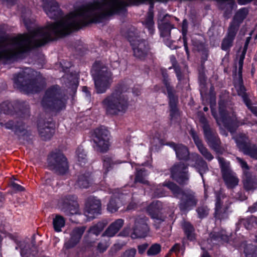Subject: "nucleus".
<instances>
[{
    "label": "nucleus",
    "instance_id": "nucleus-30",
    "mask_svg": "<svg viewBox=\"0 0 257 257\" xmlns=\"http://www.w3.org/2000/svg\"><path fill=\"white\" fill-rule=\"evenodd\" d=\"M170 16L168 14L165 15L163 19L159 21L158 26L160 30L163 32H170L173 28V25H171L167 20V17Z\"/></svg>",
    "mask_w": 257,
    "mask_h": 257
},
{
    "label": "nucleus",
    "instance_id": "nucleus-1",
    "mask_svg": "<svg viewBox=\"0 0 257 257\" xmlns=\"http://www.w3.org/2000/svg\"><path fill=\"white\" fill-rule=\"evenodd\" d=\"M70 33H23L0 43V61L11 63L35 48L67 37Z\"/></svg>",
    "mask_w": 257,
    "mask_h": 257
},
{
    "label": "nucleus",
    "instance_id": "nucleus-12",
    "mask_svg": "<svg viewBox=\"0 0 257 257\" xmlns=\"http://www.w3.org/2000/svg\"><path fill=\"white\" fill-rule=\"evenodd\" d=\"M224 195L221 192H215V204L214 217L216 219L220 221L228 218L230 203H225L223 204Z\"/></svg>",
    "mask_w": 257,
    "mask_h": 257
},
{
    "label": "nucleus",
    "instance_id": "nucleus-5",
    "mask_svg": "<svg viewBox=\"0 0 257 257\" xmlns=\"http://www.w3.org/2000/svg\"><path fill=\"white\" fill-rule=\"evenodd\" d=\"M67 99L59 85H53L45 91L41 105L45 109L59 111L65 108Z\"/></svg>",
    "mask_w": 257,
    "mask_h": 257
},
{
    "label": "nucleus",
    "instance_id": "nucleus-59",
    "mask_svg": "<svg viewBox=\"0 0 257 257\" xmlns=\"http://www.w3.org/2000/svg\"><path fill=\"white\" fill-rule=\"evenodd\" d=\"M193 44L194 46V47H196L197 50L200 53L204 51V50H207L206 48L205 47L204 44L202 43H200L199 42H193Z\"/></svg>",
    "mask_w": 257,
    "mask_h": 257
},
{
    "label": "nucleus",
    "instance_id": "nucleus-17",
    "mask_svg": "<svg viewBox=\"0 0 257 257\" xmlns=\"http://www.w3.org/2000/svg\"><path fill=\"white\" fill-rule=\"evenodd\" d=\"M4 126L7 129L12 130L18 136L25 135L27 132L26 125L22 120H9Z\"/></svg>",
    "mask_w": 257,
    "mask_h": 257
},
{
    "label": "nucleus",
    "instance_id": "nucleus-46",
    "mask_svg": "<svg viewBox=\"0 0 257 257\" xmlns=\"http://www.w3.org/2000/svg\"><path fill=\"white\" fill-rule=\"evenodd\" d=\"M247 13L248 10L246 8L241 9L235 14L233 19L241 23Z\"/></svg>",
    "mask_w": 257,
    "mask_h": 257
},
{
    "label": "nucleus",
    "instance_id": "nucleus-4",
    "mask_svg": "<svg viewBox=\"0 0 257 257\" xmlns=\"http://www.w3.org/2000/svg\"><path fill=\"white\" fill-rule=\"evenodd\" d=\"M163 185L170 190L175 197L180 199L178 206L181 211H188L196 206L198 200L193 191L183 190L172 182H164Z\"/></svg>",
    "mask_w": 257,
    "mask_h": 257
},
{
    "label": "nucleus",
    "instance_id": "nucleus-18",
    "mask_svg": "<svg viewBox=\"0 0 257 257\" xmlns=\"http://www.w3.org/2000/svg\"><path fill=\"white\" fill-rule=\"evenodd\" d=\"M175 151L177 158L180 160L188 161L191 159V155L186 146L182 144H176L173 142L169 144Z\"/></svg>",
    "mask_w": 257,
    "mask_h": 257
},
{
    "label": "nucleus",
    "instance_id": "nucleus-44",
    "mask_svg": "<svg viewBox=\"0 0 257 257\" xmlns=\"http://www.w3.org/2000/svg\"><path fill=\"white\" fill-rule=\"evenodd\" d=\"M196 212L199 218L202 219L207 216L209 214V209L205 205H202L197 207Z\"/></svg>",
    "mask_w": 257,
    "mask_h": 257
},
{
    "label": "nucleus",
    "instance_id": "nucleus-33",
    "mask_svg": "<svg viewBox=\"0 0 257 257\" xmlns=\"http://www.w3.org/2000/svg\"><path fill=\"white\" fill-rule=\"evenodd\" d=\"M183 229L189 240H193L195 239V229L190 223L185 222L183 224Z\"/></svg>",
    "mask_w": 257,
    "mask_h": 257
},
{
    "label": "nucleus",
    "instance_id": "nucleus-45",
    "mask_svg": "<svg viewBox=\"0 0 257 257\" xmlns=\"http://www.w3.org/2000/svg\"><path fill=\"white\" fill-rule=\"evenodd\" d=\"M109 239H102L98 242L96 248L99 253H103L109 247L110 243Z\"/></svg>",
    "mask_w": 257,
    "mask_h": 257
},
{
    "label": "nucleus",
    "instance_id": "nucleus-50",
    "mask_svg": "<svg viewBox=\"0 0 257 257\" xmlns=\"http://www.w3.org/2000/svg\"><path fill=\"white\" fill-rule=\"evenodd\" d=\"M153 17L150 14L145 21V26L148 29L149 31H153L154 27Z\"/></svg>",
    "mask_w": 257,
    "mask_h": 257
},
{
    "label": "nucleus",
    "instance_id": "nucleus-61",
    "mask_svg": "<svg viewBox=\"0 0 257 257\" xmlns=\"http://www.w3.org/2000/svg\"><path fill=\"white\" fill-rule=\"evenodd\" d=\"M201 65L203 67L205 62L207 60L208 57V50H204L201 53Z\"/></svg>",
    "mask_w": 257,
    "mask_h": 257
},
{
    "label": "nucleus",
    "instance_id": "nucleus-34",
    "mask_svg": "<svg viewBox=\"0 0 257 257\" xmlns=\"http://www.w3.org/2000/svg\"><path fill=\"white\" fill-rule=\"evenodd\" d=\"M107 223L108 222L106 220H103L99 221L96 224L91 226L89 229V232L96 235H98Z\"/></svg>",
    "mask_w": 257,
    "mask_h": 257
},
{
    "label": "nucleus",
    "instance_id": "nucleus-16",
    "mask_svg": "<svg viewBox=\"0 0 257 257\" xmlns=\"http://www.w3.org/2000/svg\"><path fill=\"white\" fill-rule=\"evenodd\" d=\"M76 199V197L73 195H67L62 198L61 209L65 215L70 216L77 213L78 204Z\"/></svg>",
    "mask_w": 257,
    "mask_h": 257
},
{
    "label": "nucleus",
    "instance_id": "nucleus-32",
    "mask_svg": "<svg viewBox=\"0 0 257 257\" xmlns=\"http://www.w3.org/2000/svg\"><path fill=\"white\" fill-rule=\"evenodd\" d=\"M235 37V33H228L227 36L222 40L221 49L225 51L229 50L232 46Z\"/></svg>",
    "mask_w": 257,
    "mask_h": 257
},
{
    "label": "nucleus",
    "instance_id": "nucleus-6",
    "mask_svg": "<svg viewBox=\"0 0 257 257\" xmlns=\"http://www.w3.org/2000/svg\"><path fill=\"white\" fill-rule=\"evenodd\" d=\"M13 81L15 87L26 93H34L40 91L44 87V83L38 79H32L29 69L15 74Z\"/></svg>",
    "mask_w": 257,
    "mask_h": 257
},
{
    "label": "nucleus",
    "instance_id": "nucleus-39",
    "mask_svg": "<svg viewBox=\"0 0 257 257\" xmlns=\"http://www.w3.org/2000/svg\"><path fill=\"white\" fill-rule=\"evenodd\" d=\"M14 109V106L11 102L5 101L0 104V114H10Z\"/></svg>",
    "mask_w": 257,
    "mask_h": 257
},
{
    "label": "nucleus",
    "instance_id": "nucleus-54",
    "mask_svg": "<svg viewBox=\"0 0 257 257\" xmlns=\"http://www.w3.org/2000/svg\"><path fill=\"white\" fill-rule=\"evenodd\" d=\"M237 91L238 95L240 96L242 98L247 95L246 93V89L244 86L243 85L242 81H240L237 87Z\"/></svg>",
    "mask_w": 257,
    "mask_h": 257
},
{
    "label": "nucleus",
    "instance_id": "nucleus-43",
    "mask_svg": "<svg viewBox=\"0 0 257 257\" xmlns=\"http://www.w3.org/2000/svg\"><path fill=\"white\" fill-rule=\"evenodd\" d=\"M200 154L208 161H211L214 159V156L209 150L203 145L198 148Z\"/></svg>",
    "mask_w": 257,
    "mask_h": 257
},
{
    "label": "nucleus",
    "instance_id": "nucleus-35",
    "mask_svg": "<svg viewBox=\"0 0 257 257\" xmlns=\"http://www.w3.org/2000/svg\"><path fill=\"white\" fill-rule=\"evenodd\" d=\"M162 209V204L160 201H157L152 202L147 207V211L150 215L161 213Z\"/></svg>",
    "mask_w": 257,
    "mask_h": 257
},
{
    "label": "nucleus",
    "instance_id": "nucleus-13",
    "mask_svg": "<svg viewBox=\"0 0 257 257\" xmlns=\"http://www.w3.org/2000/svg\"><path fill=\"white\" fill-rule=\"evenodd\" d=\"M171 177L180 185L187 184L189 178L188 166L181 162L174 164L171 168Z\"/></svg>",
    "mask_w": 257,
    "mask_h": 257
},
{
    "label": "nucleus",
    "instance_id": "nucleus-22",
    "mask_svg": "<svg viewBox=\"0 0 257 257\" xmlns=\"http://www.w3.org/2000/svg\"><path fill=\"white\" fill-rule=\"evenodd\" d=\"M219 109L224 126L231 133L234 132L236 129L235 126V120L230 116H228L227 114H226L224 109L223 105L222 104V102H219Z\"/></svg>",
    "mask_w": 257,
    "mask_h": 257
},
{
    "label": "nucleus",
    "instance_id": "nucleus-60",
    "mask_svg": "<svg viewBox=\"0 0 257 257\" xmlns=\"http://www.w3.org/2000/svg\"><path fill=\"white\" fill-rule=\"evenodd\" d=\"M15 30V27L9 26L7 24L0 25V32L1 33L14 31Z\"/></svg>",
    "mask_w": 257,
    "mask_h": 257
},
{
    "label": "nucleus",
    "instance_id": "nucleus-53",
    "mask_svg": "<svg viewBox=\"0 0 257 257\" xmlns=\"http://www.w3.org/2000/svg\"><path fill=\"white\" fill-rule=\"evenodd\" d=\"M171 33H161V36L164 38V42L166 43V44L171 49H173L174 47L173 46V41L170 40V38L171 37L170 36Z\"/></svg>",
    "mask_w": 257,
    "mask_h": 257
},
{
    "label": "nucleus",
    "instance_id": "nucleus-40",
    "mask_svg": "<svg viewBox=\"0 0 257 257\" xmlns=\"http://www.w3.org/2000/svg\"><path fill=\"white\" fill-rule=\"evenodd\" d=\"M119 199L112 197L110 199L107 206V210L110 213H114L118 210Z\"/></svg>",
    "mask_w": 257,
    "mask_h": 257
},
{
    "label": "nucleus",
    "instance_id": "nucleus-27",
    "mask_svg": "<svg viewBox=\"0 0 257 257\" xmlns=\"http://www.w3.org/2000/svg\"><path fill=\"white\" fill-rule=\"evenodd\" d=\"M237 147L243 153L251 144L249 142L248 137L244 134H239L233 138Z\"/></svg>",
    "mask_w": 257,
    "mask_h": 257
},
{
    "label": "nucleus",
    "instance_id": "nucleus-63",
    "mask_svg": "<svg viewBox=\"0 0 257 257\" xmlns=\"http://www.w3.org/2000/svg\"><path fill=\"white\" fill-rule=\"evenodd\" d=\"M155 195L158 197H161L165 195V193L162 190L161 186H158L154 191Z\"/></svg>",
    "mask_w": 257,
    "mask_h": 257
},
{
    "label": "nucleus",
    "instance_id": "nucleus-49",
    "mask_svg": "<svg viewBox=\"0 0 257 257\" xmlns=\"http://www.w3.org/2000/svg\"><path fill=\"white\" fill-rule=\"evenodd\" d=\"M190 135L192 138L195 145H196L197 148L200 147L202 145H203L201 140L199 138L198 134L194 130L191 129L190 131Z\"/></svg>",
    "mask_w": 257,
    "mask_h": 257
},
{
    "label": "nucleus",
    "instance_id": "nucleus-9",
    "mask_svg": "<svg viewBox=\"0 0 257 257\" xmlns=\"http://www.w3.org/2000/svg\"><path fill=\"white\" fill-rule=\"evenodd\" d=\"M217 159L220 167L222 178L227 188L235 187L238 185L239 180L235 173L231 170L229 162L219 156H218Z\"/></svg>",
    "mask_w": 257,
    "mask_h": 257
},
{
    "label": "nucleus",
    "instance_id": "nucleus-55",
    "mask_svg": "<svg viewBox=\"0 0 257 257\" xmlns=\"http://www.w3.org/2000/svg\"><path fill=\"white\" fill-rule=\"evenodd\" d=\"M241 23L233 19V21L231 23L228 32H236L238 31L240 24Z\"/></svg>",
    "mask_w": 257,
    "mask_h": 257
},
{
    "label": "nucleus",
    "instance_id": "nucleus-51",
    "mask_svg": "<svg viewBox=\"0 0 257 257\" xmlns=\"http://www.w3.org/2000/svg\"><path fill=\"white\" fill-rule=\"evenodd\" d=\"M199 121L202 125L203 133L212 129L208 123V120L204 116H201L199 118Z\"/></svg>",
    "mask_w": 257,
    "mask_h": 257
},
{
    "label": "nucleus",
    "instance_id": "nucleus-29",
    "mask_svg": "<svg viewBox=\"0 0 257 257\" xmlns=\"http://www.w3.org/2000/svg\"><path fill=\"white\" fill-rule=\"evenodd\" d=\"M148 175L147 171L145 169H141L139 170H137L135 178V183L148 185L149 181L146 179V177Z\"/></svg>",
    "mask_w": 257,
    "mask_h": 257
},
{
    "label": "nucleus",
    "instance_id": "nucleus-25",
    "mask_svg": "<svg viewBox=\"0 0 257 257\" xmlns=\"http://www.w3.org/2000/svg\"><path fill=\"white\" fill-rule=\"evenodd\" d=\"M124 224V220L117 219L111 223L103 233L102 236L112 237L117 233Z\"/></svg>",
    "mask_w": 257,
    "mask_h": 257
},
{
    "label": "nucleus",
    "instance_id": "nucleus-37",
    "mask_svg": "<svg viewBox=\"0 0 257 257\" xmlns=\"http://www.w3.org/2000/svg\"><path fill=\"white\" fill-rule=\"evenodd\" d=\"M162 76L163 77V84L165 86L168 95L174 94L175 91L173 87L170 85L169 79L168 78V75L166 71L163 70L162 71Z\"/></svg>",
    "mask_w": 257,
    "mask_h": 257
},
{
    "label": "nucleus",
    "instance_id": "nucleus-3",
    "mask_svg": "<svg viewBox=\"0 0 257 257\" xmlns=\"http://www.w3.org/2000/svg\"><path fill=\"white\" fill-rule=\"evenodd\" d=\"M91 74L96 93H105L113 82L112 73L107 67L99 62H96L92 66Z\"/></svg>",
    "mask_w": 257,
    "mask_h": 257
},
{
    "label": "nucleus",
    "instance_id": "nucleus-10",
    "mask_svg": "<svg viewBox=\"0 0 257 257\" xmlns=\"http://www.w3.org/2000/svg\"><path fill=\"white\" fill-rule=\"evenodd\" d=\"M110 133L104 126L96 128L94 131L93 142L97 151L106 152L109 148Z\"/></svg>",
    "mask_w": 257,
    "mask_h": 257
},
{
    "label": "nucleus",
    "instance_id": "nucleus-8",
    "mask_svg": "<svg viewBox=\"0 0 257 257\" xmlns=\"http://www.w3.org/2000/svg\"><path fill=\"white\" fill-rule=\"evenodd\" d=\"M127 39L132 47L134 56L141 60L144 59L149 51L148 42L141 38L138 33H129Z\"/></svg>",
    "mask_w": 257,
    "mask_h": 257
},
{
    "label": "nucleus",
    "instance_id": "nucleus-58",
    "mask_svg": "<svg viewBox=\"0 0 257 257\" xmlns=\"http://www.w3.org/2000/svg\"><path fill=\"white\" fill-rule=\"evenodd\" d=\"M111 65L114 68L117 67L119 65L118 56L116 54H113L110 58Z\"/></svg>",
    "mask_w": 257,
    "mask_h": 257
},
{
    "label": "nucleus",
    "instance_id": "nucleus-48",
    "mask_svg": "<svg viewBox=\"0 0 257 257\" xmlns=\"http://www.w3.org/2000/svg\"><path fill=\"white\" fill-rule=\"evenodd\" d=\"M254 221V218L251 216L249 218H242L238 221V224H242L246 229H249L252 227V224Z\"/></svg>",
    "mask_w": 257,
    "mask_h": 257
},
{
    "label": "nucleus",
    "instance_id": "nucleus-24",
    "mask_svg": "<svg viewBox=\"0 0 257 257\" xmlns=\"http://www.w3.org/2000/svg\"><path fill=\"white\" fill-rule=\"evenodd\" d=\"M242 182L244 188L246 190H254L257 188V178L249 171L244 172Z\"/></svg>",
    "mask_w": 257,
    "mask_h": 257
},
{
    "label": "nucleus",
    "instance_id": "nucleus-41",
    "mask_svg": "<svg viewBox=\"0 0 257 257\" xmlns=\"http://www.w3.org/2000/svg\"><path fill=\"white\" fill-rule=\"evenodd\" d=\"M244 253L246 257H257L256 246L252 244L245 245L244 248Z\"/></svg>",
    "mask_w": 257,
    "mask_h": 257
},
{
    "label": "nucleus",
    "instance_id": "nucleus-28",
    "mask_svg": "<svg viewBox=\"0 0 257 257\" xmlns=\"http://www.w3.org/2000/svg\"><path fill=\"white\" fill-rule=\"evenodd\" d=\"M208 241L212 242L213 244H216L219 242H227L229 240V236L224 231L211 233L210 234Z\"/></svg>",
    "mask_w": 257,
    "mask_h": 257
},
{
    "label": "nucleus",
    "instance_id": "nucleus-31",
    "mask_svg": "<svg viewBox=\"0 0 257 257\" xmlns=\"http://www.w3.org/2000/svg\"><path fill=\"white\" fill-rule=\"evenodd\" d=\"M90 175L88 173L81 174L78 176L76 185L81 188H87L90 185Z\"/></svg>",
    "mask_w": 257,
    "mask_h": 257
},
{
    "label": "nucleus",
    "instance_id": "nucleus-2",
    "mask_svg": "<svg viewBox=\"0 0 257 257\" xmlns=\"http://www.w3.org/2000/svg\"><path fill=\"white\" fill-rule=\"evenodd\" d=\"M128 89V83L124 81L114 86L111 92L105 96L101 102L106 114L117 115L126 111L128 106V97L126 92Z\"/></svg>",
    "mask_w": 257,
    "mask_h": 257
},
{
    "label": "nucleus",
    "instance_id": "nucleus-14",
    "mask_svg": "<svg viewBox=\"0 0 257 257\" xmlns=\"http://www.w3.org/2000/svg\"><path fill=\"white\" fill-rule=\"evenodd\" d=\"M204 134V138L208 146L217 154L222 155L225 149L221 145V142L215 130L211 129Z\"/></svg>",
    "mask_w": 257,
    "mask_h": 257
},
{
    "label": "nucleus",
    "instance_id": "nucleus-19",
    "mask_svg": "<svg viewBox=\"0 0 257 257\" xmlns=\"http://www.w3.org/2000/svg\"><path fill=\"white\" fill-rule=\"evenodd\" d=\"M169 98L170 117L171 123L177 122L180 113L177 106L178 98L174 94L168 95Z\"/></svg>",
    "mask_w": 257,
    "mask_h": 257
},
{
    "label": "nucleus",
    "instance_id": "nucleus-23",
    "mask_svg": "<svg viewBox=\"0 0 257 257\" xmlns=\"http://www.w3.org/2000/svg\"><path fill=\"white\" fill-rule=\"evenodd\" d=\"M38 127L39 135L43 140L50 139L54 134L53 124L51 122H45L43 124L39 123Z\"/></svg>",
    "mask_w": 257,
    "mask_h": 257
},
{
    "label": "nucleus",
    "instance_id": "nucleus-62",
    "mask_svg": "<svg viewBox=\"0 0 257 257\" xmlns=\"http://www.w3.org/2000/svg\"><path fill=\"white\" fill-rule=\"evenodd\" d=\"M148 246L149 244L147 243H145L141 245H138V248L139 253L141 254H143L145 252V250L147 249V248L148 247Z\"/></svg>",
    "mask_w": 257,
    "mask_h": 257
},
{
    "label": "nucleus",
    "instance_id": "nucleus-47",
    "mask_svg": "<svg viewBox=\"0 0 257 257\" xmlns=\"http://www.w3.org/2000/svg\"><path fill=\"white\" fill-rule=\"evenodd\" d=\"M161 250V246L159 243L152 244L147 251L148 256L155 255L158 254Z\"/></svg>",
    "mask_w": 257,
    "mask_h": 257
},
{
    "label": "nucleus",
    "instance_id": "nucleus-26",
    "mask_svg": "<svg viewBox=\"0 0 257 257\" xmlns=\"http://www.w3.org/2000/svg\"><path fill=\"white\" fill-rule=\"evenodd\" d=\"M102 160L103 161V169L104 170V174H106L115 165L120 164L123 162L119 160H116L114 157L108 155L103 156Z\"/></svg>",
    "mask_w": 257,
    "mask_h": 257
},
{
    "label": "nucleus",
    "instance_id": "nucleus-64",
    "mask_svg": "<svg viewBox=\"0 0 257 257\" xmlns=\"http://www.w3.org/2000/svg\"><path fill=\"white\" fill-rule=\"evenodd\" d=\"M243 102L247 107V108L250 110L251 107H253V106H252V103L251 100L248 98V95L242 97Z\"/></svg>",
    "mask_w": 257,
    "mask_h": 257
},
{
    "label": "nucleus",
    "instance_id": "nucleus-21",
    "mask_svg": "<svg viewBox=\"0 0 257 257\" xmlns=\"http://www.w3.org/2000/svg\"><path fill=\"white\" fill-rule=\"evenodd\" d=\"M191 160L195 162L194 167L201 176L203 181V174L208 171V167L207 163L203 158L197 153H192L191 155Z\"/></svg>",
    "mask_w": 257,
    "mask_h": 257
},
{
    "label": "nucleus",
    "instance_id": "nucleus-7",
    "mask_svg": "<svg viewBox=\"0 0 257 257\" xmlns=\"http://www.w3.org/2000/svg\"><path fill=\"white\" fill-rule=\"evenodd\" d=\"M48 167L58 175H64L68 170L66 158L59 151L51 152L47 158Z\"/></svg>",
    "mask_w": 257,
    "mask_h": 257
},
{
    "label": "nucleus",
    "instance_id": "nucleus-36",
    "mask_svg": "<svg viewBox=\"0 0 257 257\" xmlns=\"http://www.w3.org/2000/svg\"><path fill=\"white\" fill-rule=\"evenodd\" d=\"M243 154L253 160H257V145L251 144L244 150Z\"/></svg>",
    "mask_w": 257,
    "mask_h": 257
},
{
    "label": "nucleus",
    "instance_id": "nucleus-57",
    "mask_svg": "<svg viewBox=\"0 0 257 257\" xmlns=\"http://www.w3.org/2000/svg\"><path fill=\"white\" fill-rule=\"evenodd\" d=\"M246 53V51L243 50L241 54L239 56V59L238 61V72L241 73L242 70L243 61L245 58V55Z\"/></svg>",
    "mask_w": 257,
    "mask_h": 257
},
{
    "label": "nucleus",
    "instance_id": "nucleus-52",
    "mask_svg": "<svg viewBox=\"0 0 257 257\" xmlns=\"http://www.w3.org/2000/svg\"><path fill=\"white\" fill-rule=\"evenodd\" d=\"M151 218L154 220L155 225H159L162 222L165 221V217L161 213L158 214H154L150 215Z\"/></svg>",
    "mask_w": 257,
    "mask_h": 257
},
{
    "label": "nucleus",
    "instance_id": "nucleus-11",
    "mask_svg": "<svg viewBox=\"0 0 257 257\" xmlns=\"http://www.w3.org/2000/svg\"><path fill=\"white\" fill-rule=\"evenodd\" d=\"M149 220V218L144 215L135 217L131 235L133 238L145 237L148 235L150 231Z\"/></svg>",
    "mask_w": 257,
    "mask_h": 257
},
{
    "label": "nucleus",
    "instance_id": "nucleus-15",
    "mask_svg": "<svg viewBox=\"0 0 257 257\" xmlns=\"http://www.w3.org/2000/svg\"><path fill=\"white\" fill-rule=\"evenodd\" d=\"M101 204L100 200L94 197H89L85 205V215L92 219L101 214Z\"/></svg>",
    "mask_w": 257,
    "mask_h": 257
},
{
    "label": "nucleus",
    "instance_id": "nucleus-20",
    "mask_svg": "<svg viewBox=\"0 0 257 257\" xmlns=\"http://www.w3.org/2000/svg\"><path fill=\"white\" fill-rule=\"evenodd\" d=\"M85 230V227L81 226L75 228L71 233V238L65 243L67 249L74 247L79 241Z\"/></svg>",
    "mask_w": 257,
    "mask_h": 257
},
{
    "label": "nucleus",
    "instance_id": "nucleus-38",
    "mask_svg": "<svg viewBox=\"0 0 257 257\" xmlns=\"http://www.w3.org/2000/svg\"><path fill=\"white\" fill-rule=\"evenodd\" d=\"M53 224L56 231H60L61 230V228L65 225L64 218L60 215H56L53 219Z\"/></svg>",
    "mask_w": 257,
    "mask_h": 257
},
{
    "label": "nucleus",
    "instance_id": "nucleus-56",
    "mask_svg": "<svg viewBox=\"0 0 257 257\" xmlns=\"http://www.w3.org/2000/svg\"><path fill=\"white\" fill-rule=\"evenodd\" d=\"M236 160L243 169V175H244V173L246 171H249V167L246 161L239 157H237Z\"/></svg>",
    "mask_w": 257,
    "mask_h": 257
},
{
    "label": "nucleus",
    "instance_id": "nucleus-42",
    "mask_svg": "<svg viewBox=\"0 0 257 257\" xmlns=\"http://www.w3.org/2000/svg\"><path fill=\"white\" fill-rule=\"evenodd\" d=\"M76 155L78 161L79 162L80 165L85 164L87 160V154L85 150L82 147H78L76 150Z\"/></svg>",
    "mask_w": 257,
    "mask_h": 257
}]
</instances>
